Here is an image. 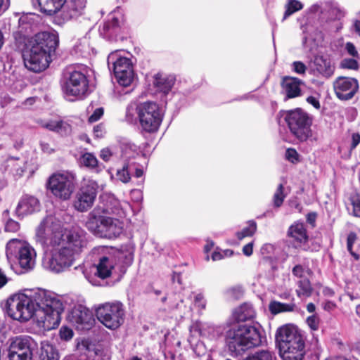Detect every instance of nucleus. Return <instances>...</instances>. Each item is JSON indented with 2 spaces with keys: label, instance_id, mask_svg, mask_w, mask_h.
Here are the masks:
<instances>
[{
  "label": "nucleus",
  "instance_id": "1",
  "mask_svg": "<svg viewBox=\"0 0 360 360\" xmlns=\"http://www.w3.org/2000/svg\"><path fill=\"white\" fill-rule=\"evenodd\" d=\"M36 240L42 247V266L59 274L69 269L87 248L86 233L79 227L67 229L56 216L45 217L36 229Z\"/></svg>",
  "mask_w": 360,
  "mask_h": 360
},
{
  "label": "nucleus",
  "instance_id": "2",
  "mask_svg": "<svg viewBox=\"0 0 360 360\" xmlns=\"http://www.w3.org/2000/svg\"><path fill=\"white\" fill-rule=\"evenodd\" d=\"M6 309L8 315L15 320L27 321L35 316L45 330H51L59 326L64 306L61 297L39 290L33 295H11L7 300Z\"/></svg>",
  "mask_w": 360,
  "mask_h": 360
},
{
  "label": "nucleus",
  "instance_id": "3",
  "mask_svg": "<svg viewBox=\"0 0 360 360\" xmlns=\"http://www.w3.org/2000/svg\"><path fill=\"white\" fill-rule=\"evenodd\" d=\"M58 44L57 36L49 32L36 34L29 41L28 50L23 54L25 66L34 72H39L48 68L51 56Z\"/></svg>",
  "mask_w": 360,
  "mask_h": 360
},
{
  "label": "nucleus",
  "instance_id": "4",
  "mask_svg": "<svg viewBox=\"0 0 360 360\" xmlns=\"http://www.w3.org/2000/svg\"><path fill=\"white\" fill-rule=\"evenodd\" d=\"M276 342L283 360H303L306 354L305 341L299 329L290 324L278 328Z\"/></svg>",
  "mask_w": 360,
  "mask_h": 360
},
{
  "label": "nucleus",
  "instance_id": "5",
  "mask_svg": "<svg viewBox=\"0 0 360 360\" xmlns=\"http://www.w3.org/2000/svg\"><path fill=\"white\" fill-rule=\"evenodd\" d=\"M227 343L230 350L240 354L242 352L258 346L261 343L259 330L250 325H239L227 333Z\"/></svg>",
  "mask_w": 360,
  "mask_h": 360
},
{
  "label": "nucleus",
  "instance_id": "6",
  "mask_svg": "<svg viewBox=\"0 0 360 360\" xmlns=\"http://www.w3.org/2000/svg\"><path fill=\"white\" fill-rule=\"evenodd\" d=\"M86 226L94 235L109 239L119 236L123 229L119 219L101 214V207H96L89 214Z\"/></svg>",
  "mask_w": 360,
  "mask_h": 360
},
{
  "label": "nucleus",
  "instance_id": "7",
  "mask_svg": "<svg viewBox=\"0 0 360 360\" xmlns=\"http://www.w3.org/2000/svg\"><path fill=\"white\" fill-rule=\"evenodd\" d=\"M6 256L8 259H15L21 268V273L34 269L37 252L27 241L18 238L11 239L6 244Z\"/></svg>",
  "mask_w": 360,
  "mask_h": 360
},
{
  "label": "nucleus",
  "instance_id": "8",
  "mask_svg": "<svg viewBox=\"0 0 360 360\" xmlns=\"http://www.w3.org/2000/svg\"><path fill=\"white\" fill-rule=\"evenodd\" d=\"M136 112L141 129L146 133L156 132L163 119V114L159 105L152 101L139 103Z\"/></svg>",
  "mask_w": 360,
  "mask_h": 360
},
{
  "label": "nucleus",
  "instance_id": "9",
  "mask_svg": "<svg viewBox=\"0 0 360 360\" xmlns=\"http://www.w3.org/2000/svg\"><path fill=\"white\" fill-rule=\"evenodd\" d=\"M86 73L85 68L71 69L67 72L63 86L65 96L82 99L89 94V82Z\"/></svg>",
  "mask_w": 360,
  "mask_h": 360
},
{
  "label": "nucleus",
  "instance_id": "10",
  "mask_svg": "<svg viewBox=\"0 0 360 360\" xmlns=\"http://www.w3.org/2000/svg\"><path fill=\"white\" fill-rule=\"evenodd\" d=\"M96 315L98 320L107 328L116 330L124 323V307L119 301L101 304L96 308Z\"/></svg>",
  "mask_w": 360,
  "mask_h": 360
},
{
  "label": "nucleus",
  "instance_id": "11",
  "mask_svg": "<svg viewBox=\"0 0 360 360\" xmlns=\"http://www.w3.org/2000/svg\"><path fill=\"white\" fill-rule=\"evenodd\" d=\"M76 176L72 172L63 171L53 174L49 179V188L52 194L62 200L70 198L76 188Z\"/></svg>",
  "mask_w": 360,
  "mask_h": 360
},
{
  "label": "nucleus",
  "instance_id": "12",
  "mask_svg": "<svg viewBox=\"0 0 360 360\" xmlns=\"http://www.w3.org/2000/svg\"><path fill=\"white\" fill-rule=\"evenodd\" d=\"M122 157L124 163L122 169L117 171V179L123 183H128L131 175L134 173L136 177L139 178L143 174V169L140 167L138 160L142 158L136 150L135 145L127 144L122 148Z\"/></svg>",
  "mask_w": 360,
  "mask_h": 360
},
{
  "label": "nucleus",
  "instance_id": "13",
  "mask_svg": "<svg viewBox=\"0 0 360 360\" xmlns=\"http://www.w3.org/2000/svg\"><path fill=\"white\" fill-rule=\"evenodd\" d=\"M291 133L300 141H306L312 136V121L302 110H290L285 118Z\"/></svg>",
  "mask_w": 360,
  "mask_h": 360
},
{
  "label": "nucleus",
  "instance_id": "14",
  "mask_svg": "<svg viewBox=\"0 0 360 360\" xmlns=\"http://www.w3.org/2000/svg\"><path fill=\"white\" fill-rule=\"evenodd\" d=\"M109 68H112L115 77L121 86H128L134 80V73L130 58L122 56L117 51L108 57Z\"/></svg>",
  "mask_w": 360,
  "mask_h": 360
},
{
  "label": "nucleus",
  "instance_id": "15",
  "mask_svg": "<svg viewBox=\"0 0 360 360\" xmlns=\"http://www.w3.org/2000/svg\"><path fill=\"white\" fill-rule=\"evenodd\" d=\"M37 347V342L30 336L15 337L8 347L9 360H32Z\"/></svg>",
  "mask_w": 360,
  "mask_h": 360
},
{
  "label": "nucleus",
  "instance_id": "16",
  "mask_svg": "<svg viewBox=\"0 0 360 360\" xmlns=\"http://www.w3.org/2000/svg\"><path fill=\"white\" fill-rule=\"evenodd\" d=\"M98 189V183L93 179H84L77 192L73 207L79 212H84L89 210L94 205Z\"/></svg>",
  "mask_w": 360,
  "mask_h": 360
},
{
  "label": "nucleus",
  "instance_id": "17",
  "mask_svg": "<svg viewBox=\"0 0 360 360\" xmlns=\"http://www.w3.org/2000/svg\"><path fill=\"white\" fill-rule=\"evenodd\" d=\"M336 96L342 101L352 99L359 91V84L356 79L348 77H339L333 82Z\"/></svg>",
  "mask_w": 360,
  "mask_h": 360
},
{
  "label": "nucleus",
  "instance_id": "18",
  "mask_svg": "<svg viewBox=\"0 0 360 360\" xmlns=\"http://www.w3.org/2000/svg\"><path fill=\"white\" fill-rule=\"evenodd\" d=\"M68 318L69 321L79 330L90 329L94 323L92 313L81 304L75 306Z\"/></svg>",
  "mask_w": 360,
  "mask_h": 360
},
{
  "label": "nucleus",
  "instance_id": "19",
  "mask_svg": "<svg viewBox=\"0 0 360 360\" xmlns=\"http://www.w3.org/2000/svg\"><path fill=\"white\" fill-rule=\"evenodd\" d=\"M86 0H66L61 16L64 20L77 18L84 13Z\"/></svg>",
  "mask_w": 360,
  "mask_h": 360
},
{
  "label": "nucleus",
  "instance_id": "20",
  "mask_svg": "<svg viewBox=\"0 0 360 360\" xmlns=\"http://www.w3.org/2000/svg\"><path fill=\"white\" fill-rule=\"evenodd\" d=\"M100 199L103 206L98 205L96 207H101V214H114L119 216L123 214L122 205L114 195L103 193L100 196Z\"/></svg>",
  "mask_w": 360,
  "mask_h": 360
},
{
  "label": "nucleus",
  "instance_id": "21",
  "mask_svg": "<svg viewBox=\"0 0 360 360\" xmlns=\"http://www.w3.org/2000/svg\"><path fill=\"white\" fill-rule=\"evenodd\" d=\"M40 210L39 200L31 195L22 197L16 207V213L20 217H25L32 214Z\"/></svg>",
  "mask_w": 360,
  "mask_h": 360
},
{
  "label": "nucleus",
  "instance_id": "22",
  "mask_svg": "<svg viewBox=\"0 0 360 360\" xmlns=\"http://www.w3.org/2000/svg\"><path fill=\"white\" fill-rule=\"evenodd\" d=\"M114 264L112 257L103 256L99 258L98 264L93 267L94 274L102 279L108 278L112 274Z\"/></svg>",
  "mask_w": 360,
  "mask_h": 360
},
{
  "label": "nucleus",
  "instance_id": "23",
  "mask_svg": "<svg viewBox=\"0 0 360 360\" xmlns=\"http://www.w3.org/2000/svg\"><path fill=\"white\" fill-rule=\"evenodd\" d=\"M303 84L302 80L292 77H285L282 85L287 98H292L301 95L300 85Z\"/></svg>",
  "mask_w": 360,
  "mask_h": 360
},
{
  "label": "nucleus",
  "instance_id": "24",
  "mask_svg": "<svg viewBox=\"0 0 360 360\" xmlns=\"http://www.w3.org/2000/svg\"><path fill=\"white\" fill-rule=\"evenodd\" d=\"M315 70L326 78L330 77L335 70V67L330 59L322 56H317L314 58Z\"/></svg>",
  "mask_w": 360,
  "mask_h": 360
},
{
  "label": "nucleus",
  "instance_id": "25",
  "mask_svg": "<svg viewBox=\"0 0 360 360\" xmlns=\"http://www.w3.org/2000/svg\"><path fill=\"white\" fill-rule=\"evenodd\" d=\"M39 15L33 13L22 14L18 20L19 32L25 35L29 31H31L38 22Z\"/></svg>",
  "mask_w": 360,
  "mask_h": 360
},
{
  "label": "nucleus",
  "instance_id": "26",
  "mask_svg": "<svg viewBox=\"0 0 360 360\" xmlns=\"http://www.w3.org/2000/svg\"><path fill=\"white\" fill-rule=\"evenodd\" d=\"M122 15L119 11H114L109 15L108 21L105 22L100 28V32L104 37H108L114 29L120 26L122 21Z\"/></svg>",
  "mask_w": 360,
  "mask_h": 360
},
{
  "label": "nucleus",
  "instance_id": "27",
  "mask_svg": "<svg viewBox=\"0 0 360 360\" xmlns=\"http://www.w3.org/2000/svg\"><path fill=\"white\" fill-rule=\"evenodd\" d=\"M66 0H37L41 12L51 15L59 11Z\"/></svg>",
  "mask_w": 360,
  "mask_h": 360
},
{
  "label": "nucleus",
  "instance_id": "28",
  "mask_svg": "<svg viewBox=\"0 0 360 360\" xmlns=\"http://www.w3.org/2000/svg\"><path fill=\"white\" fill-rule=\"evenodd\" d=\"M288 235L300 244H304L308 240L307 230L303 223L296 222L288 229Z\"/></svg>",
  "mask_w": 360,
  "mask_h": 360
},
{
  "label": "nucleus",
  "instance_id": "29",
  "mask_svg": "<svg viewBox=\"0 0 360 360\" xmlns=\"http://www.w3.org/2000/svg\"><path fill=\"white\" fill-rule=\"evenodd\" d=\"M42 127L50 131L59 133L63 136L70 134L72 131L71 126L61 120H50L43 123Z\"/></svg>",
  "mask_w": 360,
  "mask_h": 360
},
{
  "label": "nucleus",
  "instance_id": "30",
  "mask_svg": "<svg viewBox=\"0 0 360 360\" xmlns=\"http://www.w3.org/2000/svg\"><path fill=\"white\" fill-rule=\"evenodd\" d=\"M153 85L158 91L166 94L172 89L174 79L158 74L154 77Z\"/></svg>",
  "mask_w": 360,
  "mask_h": 360
},
{
  "label": "nucleus",
  "instance_id": "31",
  "mask_svg": "<svg viewBox=\"0 0 360 360\" xmlns=\"http://www.w3.org/2000/svg\"><path fill=\"white\" fill-rule=\"evenodd\" d=\"M255 312L250 304L245 303L241 304L234 311V316L238 321H245L255 316Z\"/></svg>",
  "mask_w": 360,
  "mask_h": 360
},
{
  "label": "nucleus",
  "instance_id": "32",
  "mask_svg": "<svg viewBox=\"0 0 360 360\" xmlns=\"http://www.w3.org/2000/svg\"><path fill=\"white\" fill-rule=\"evenodd\" d=\"M60 355L57 349L52 345L43 344L39 360H59Z\"/></svg>",
  "mask_w": 360,
  "mask_h": 360
},
{
  "label": "nucleus",
  "instance_id": "33",
  "mask_svg": "<svg viewBox=\"0 0 360 360\" xmlns=\"http://www.w3.org/2000/svg\"><path fill=\"white\" fill-rule=\"evenodd\" d=\"M295 307L294 304H285L278 301H272L269 305V309L271 314H277L281 312L292 311Z\"/></svg>",
  "mask_w": 360,
  "mask_h": 360
},
{
  "label": "nucleus",
  "instance_id": "34",
  "mask_svg": "<svg viewBox=\"0 0 360 360\" xmlns=\"http://www.w3.org/2000/svg\"><path fill=\"white\" fill-rule=\"evenodd\" d=\"M312 290V287L308 278L300 279L297 282L296 292L298 297H309L311 295Z\"/></svg>",
  "mask_w": 360,
  "mask_h": 360
},
{
  "label": "nucleus",
  "instance_id": "35",
  "mask_svg": "<svg viewBox=\"0 0 360 360\" xmlns=\"http://www.w3.org/2000/svg\"><path fill=\"white\" fill-rule=\"evenodd\" d=\"M257 230V224L254 221H250L246 227H244L240 231L236 233V237L241 240L246 237L252 236Z\"/></svg>",
  "mask_w": 360,
  "mask_h": 360
},
{
  "label": "nucleus",
  "instance_id": "36",
  "mask_svg": "<svg viewBox=\"0 0 360 360\" xmlns=\"http://www.w3.org/2000/svg\"><path fill=\"white\" fill-rule=\"evenodd\" d=\"M243 360H276L274 354L269 350H261Z\"/></svg>",
  "mask_w": 360,
  "mask_h": 360
},
{
  "label": "nucleus",
  "instance_id": "37",
  "mask_svg": "<svg viewBox=\"0 0 360 360\" xmlns=\"http://www.w3.org/2000/svg\"><path fill=\"white\" fill-rule=\"evenodd\" d=\"M303 7L302 4L297 0H288L285 6V11L283 16V20L293 14L294 13L301 10Z\"/></svg>",
  "mask_w": 360,
  "mask_h": 360
},
{
  "label": "nucleus",
  "instance_id": "38",
  "mask_svg": "<svg viewBox=\"0 0 360 360\" xmlns=\"http://www.w3.org/2000/svg\"><path fill=\"white\" fill-rule=\"evenodd\" d=\"M81 163L89 168H95L98 165V160L96 156L91 153H85L81 156Z\"/></svg>",
  "mask_w": 360,
  "mask_h": 360
},
{
  "label": "nucleus",
  "instance_id": "39",
  "mask_svg": "<svg viewBox=\"0 0 360 360\" xmlns=\"http://www.w3.org/2000/svg\"><path fill=\"white\" fill-rule=\"evenodd\" d=\"M284 188L282 184H279L277 187L273 196L274 205L276 207H279L282 205L284 199L286 197V194L284 193Z\"/></svg>",
  "mask_w": 360,
  "mask_h": 360
},
{
  "label": "nucleus",
  "instance_id": "40",
  "mask_svg": "<svg viewBox=\"0 0 360 360\" xmlns=\"http://www.w3.org/2000/svg\"><path fill=\"white\" fill-rule=\"evenodd\" d=\"M351 205L352 207V214L360 217V192L352 194L350 197Z\"/></svg>",
  "mask_w": 360,
  "mask_h": 360
},
{
  "label": "nucleus",
  "instance_id": "41",
  "mask_svg": "<svg viewBox=\"0 0 360 360\" xmlns=\"http://www.w3.org/2000/svg\"><path fill=\"white\" fill-rule=\"evenodd\" d=\"M87 110L89 112H92V114L89 117V122H94L98 121L103 115V108L102 107L96 108L94 110L93 105L88 107Z\"/></svg>",
  "mask_w": 360,
  "mask_h": 360
},
{
  "label": "nucleus",
  "instance_id": "42",
  "mask_svg": "<svg viewBox=\"0 0 360 360\" xmlns=\"http://www.w3.org/2000/svg\"><path fill=\"white\" fill-rule=\"evenodd\" d=\"M89 356L93 359V360H110V356L107 351H104L103 349H96L94 352V355L92 354H89Z\"/></svg>",
  "mask_w": 360,
  "mask_h": 360
},
{
  "label": "nucleus",
  "instance_id": "43",
  "mask_svg": "<svg viewBox=\"0 0 360 360\" xmlns=\"http://www.w3.org/2000/svg\"><path fill=\"white\" fill-rule=\"evenodd\" d=\"M357 58H345L341 61L340 66L342 68L351 69V70H357L359 68V64L356 60Z\"/></svg>",
  "mask_w": 360,
  "mask_h": 360
},
{
  "label": "nucleus",
  "instance_id": "44",
  "mask_svg": "<svg viewBox=\"0 0 360 360\" xmlns=\"http://www.w3.org/2000/svg\"><path fill=\"white\" fill-rule=\"evenodd\" d=\"M306 322L308 326L313 330H317L319 328V318L316 314L309 316Z\"/></svg>",
  "mask_w": 360,
  "mask_h": 360
},
{
  "label": "nucleus",
  "instance_id": "45",
  "mask_svg": "<svg viewBox=\"0 0 360 360\" xmlns=\"http://www.w3.org/2000/svg\"><path fill=\"white\" fill-rule=\"evenodd\" d=\"M356 238H357V236H356V234L355 233H354V232L349 233L348 236H347V246L348 251L352 255H354L356 259H358L357 255L352 252V246H353V244L356 240Z\"/></svg>",
  "mask_w": 360,
  "mask_h": 360
},
{
  "label": "nucleus",
  "instance_id": "46",
  "mask_svg": "<svg viewBox=\"0 0 360 360\" xmlns=\"http://www.w3.org/2000/svg\"><path fill=\"white\" fill-rule=\"evenodd\" d=\"M10 281L11 278L8 274L6 269L0 266V288L4 287Z\"/></svg>",
  "mask_w": 360,
  "mask_h": 360
},
{
  "label": "nucleus",
  "instance_id": "47",
  "mask_svg": "<svg viewBox=\"0 0 360 360\" xmlns=\"http://www.w3.org/2000/svg\"><path fill=\"white\" fill-rule=\"evenodd\" d=\"M293 72L299 75H304L307 70V66L300 61H295L292 64Z\"/></svg>",
  "mask_w": 360,
  "mask_h": 360
},
{
  "label": "nucleus",
  "instance_id": "48",
  "mask_svg": "<svg viewBox=\"0 0 360 360\" xmlns=\"http://www.w3.org/2000/svg\"><path fill=\"white\" fill-rule=\"evenodd\" d=\"M19 229V224L13 219L8 220L5 224V231L6 232H16Z\"/></svg>",
  "mask_w": 360,
  "mask_h": 360
},
{
  "label": "nucleus",
  "instance_id": "49",
  "mask_svg": "<svg viewBox=\"0 0 360 360\" xmlns=\"http://www.w3.org/2000/svg\"><path fill=\"white\" fill-rule=\"evenodd\" d=\"M345 50L347 53L354 58H359V54L355 46L352 42H347L345 44Z\"/></svg>",
  "mask_w": 360,
  "mask_h": 360
},
{
  "label": "nucleus",
  "instance_id": "50",
  "mask_svg": "<svg viewBox=\"0 0 360 360\" xmlns=\"http://www.w3.org/2000/svg\"><path fill=\"white\" fill-rule=\"evenodd\" d=\"M59 334H60V338L64 340H69L72 339V338L73 336L72 330L68 327H62L60 329Z\"/></svg>",
  "mask_w": 360,
  "mask_h": 360
},
{
  "label": "nucleus",
  "instance_id": "51",
  "mask_svg": "<svg viewBox=\"0 0 360 360\" xmlns=\"http://www.w3.org/2000/svg\"><path fill=\"white\" fill-rule=\"evenodd\" d=\"M292 275L300 279L306 278L304 277L305 269L300 264L295 265L292 270Z\"/></svg>",
  "mask_w": 360,
  "mask_h": 360
},
{
  "label": "nucleus",
  "instance_id": "52",
  "mask_svg": "<svg viewBox=\"0 0 360 360\" xmlns=\"http://www.w3.org/2000/svg\"><path fill=\"white\" fill-rule=\"evenodd\" d=\"M285 158L291 162H295L298 160V153L293 148H288L285 152Z\"/></svg>",
  "mask_w": 360,
  "mask_h": 360
},
{
  "label": "nucleus",
  "instance_id": "53",
  "mask_svg": "<svg viewBox=\"0 0 360 360\" xmlns=\"http://www.w3.org/2000/svg\"><path fill=\"white\" fill-rule=\"evenodd\" d=\"M346 12L340 7H334L331 9V15L336 20H341L345 16Z\"/></svg>",
  "mask_w": 360,
  "mask_h": 360
},
{
  "label": "nucleus",
  "instance_id": "54",
  "mask_svg": "<svg viewBox=\"0 0 360 360\" xmlns=\"http://www.w3.org/2000/svg\"><path fill=\"white\" fill-rule=\"evenodd\" d=\"M274 251V246L270 243H266L261 248L260 252L264 257H268Z\"/></svg>",
  "mask_w": 360,
  "mask_h": 360
},
{
  "label": "nucleus",
  "instance_id": "55",
  "mask_svg": "<svg viewBox=\"0 0 360 360\" xmlns=\"http://www.w3.org/2000/svg\"><path fill=\"white\" fill-rule=\"evenodd\" d=\"M195 304L198 307H199L201 309H204L205 308L206 302L204 299V297L202 294H197L195 296Z\"/></svg>",
  "mask_w": 360,
  "mask_h": 360
},
{
  "label": "nucleus",
  "instance_id": "56",
  "mask_svg": "<svg viewBox=\"0 0 360 360\" xmlns=\"http://www.w3.org/2000/svg\"><path fill=\"white\" fill-rule=\"evenodd\" d=\"M112 155V151L108 148H103V150H101V154H100L101 158L105 162L108 161Z\"/></svg>",
  "mask_w": 360,
  "mask_h": 360
},
{
  "label": "nucleus",
  "instance_id": "57",
  "mask_svg": "<svg viewBox=\"0 0 360 360\" xmlns=\"http://www.w3.org/2000/svg\"><path fill=\"white\" fill-rule=\"evenodd\" d=\"M105 133V128L103 124H98L94 127V134L96 137L101 138Z\"/></svg>",
  "mask_w": 360,
  "mask_h": 360
},
{
  "label": "nucleus",
  "instance_id": "58",
  "mask_svg": "<svg viewBox=\"0 0 360 360\" xmlns=\"http://www.w3.org/2000/svg\"><path fill=\"white\" fill-rule=\"evenodd\" d=\"M40 146L41 150L47 154H51L54 151V149L51 147L50 144L45 141L40 142Z\"/></svg>",
  "mask_w": 360,
  "mask_h": 360
},
{
  "label": "nucleus",
  "instance_id": "59",
  "mask_svg": "<svg viewBox=\"0 0 360 360\" xmlns=\"http://www.w3.org/2000/svg\"><path fill=\"white\" fill-rule=\"evenodd\" d=\"M307 101L308 103L313 105L316 109H319L321 107L319 99L314 96H311L307 97Z\"/></svg>",
  "mask_w": 360,
  "mask_h": 360
},
{
  "label": "nucleus",
  "instance_id": "60",
  "mask_svg": "<svg viewBox=\"0 0 360 360\" xmlns=\"http://www.w3.org/2000/svg\"><path fill=\"white\" fill-rule=\"evenodd\" d=\"M253 252V242L249 243L243 248V252L245 255L250 257Z\"/></svg>",
  "mask_w": 360,
  "mask_h": 360
},
{
  "label": "nucleus",
  "instance_id": "61",
  "mask_svg": "<svg viewBox=\"0 0 360 360\" xmlns=\"http://www.w3.org/2000/svg\"><path fill=\"white\" fill-rule=\"evenodd\" d=\"M316 219V214L315 212L309 213L307 216V221L309 224H310L312 226L315 225V221Z\"/></svg>",
  "mask_w": 360,
  "mask_h": 360
},
{
  "label": "nucleus",
  "instance_id": "62",
  "mask_svg": "<svg viewBox=\"0 0 360 360\" xmlns=\"http://www.w3.org/2000/svg\"><path fill=\"white\" fill-rule=\"evenodd\" d=\"M360 143V135L359 134H354L352 135V148H354Z\"/></svg>",
  "mask_w": 360,
  "mask_h": 360
},
{
  "label": "nucleus",
  "instance_id": "63",
  "mask_svg": "<svg viewBox=\"0 0 360 360\" xmlns=\"http://www.w3.org/2000/svg\"><path fill=\"white\" fill-rule=\"evenodd\" d=\"M224 258L222 251H214L212 255V259L214 261L220 260Z\"/></svg>",
  "mask_w": 360,
  "mask_h": 360
},
{
  "label": "nucleus",
  "instance_id": "64",
  "mask_svg": "<svg viewBox=\"0 0 360 360\" xmlns=\"http://www.w3.org/2000/svg\"><path fill=\"white\" fill-rule=\"evenodd\" d=\"M353 28L356 33L360 36V20H356L353 23Z\"/></svg>",
  "mask_w": 360,
  "mask_h": 360
}]
</instances>
